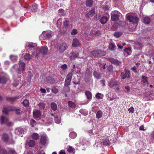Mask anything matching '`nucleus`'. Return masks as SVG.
<instances>
[{
    "label": "nucleus",
    "mask_w": 154,
    "mask_h": 154,
    "mask_svg": "<svg viewBox=\"0 0 154 154\" xmlns=\"http://www.w3.org/2000/svg\"><path fill=\"white\" fill-rule=\"evenodd\" d=\"M51 108L54 111H56L57 109V104L54 102H52L51 104Z\"/></svg>",
    "instance_id": "32"
},
{
    "label": "nucleus",
    "mask_w": 154,
    "mask_h": 154,
    "mask_svg": "<svg viewBox=\"0 0 154 154\" xmlns=\"http://www.w3.org/2000/svg\"><path fill=\"white\" fill-rule=\"evenodd\" d=\"M51 115L55 117L54 121L56 123L59 124L60 123L61 120L60 116H58L57 115H54L52 113L51 114Z\"/></svg>",
    "instance_id": "21"
},
{
    "label": "nucleus",
    "mask_w": 154,
    "mask_h": 154,
    "mask_svg": "<svg viewBox=\"0 0 154 154\" xmlns=\"http://www.w3.org/2000/svg\"><path fill=\"white\" fill-rule=\"evenodd\" d=\"M16 98V97H6V99L7 100L9 101L11 103H12L13 102H14L15 101Z\"/></svg>",
    "instance_id": "39"
},
{
    "label": "nucleus",
    "mask_w": 154,
    "mask_h": 154,
    "mask_svg": "<svg viewBox=\"0 0 154 154\" xmlns=\"http://www.w3.org/2000/svg\"><path fill=\"white\" fill-rule=\"evenodd\" d=\"M67 150L68 152L72 154H74L75 152V149L70 146H69L67 148Z\"/></svg>",
    "instance_id": "24"
},
{
    "label": "nucleus",
    "mask_w": 154,
    "mask_h": 154,
    "mask_svg": "<svg viewBox=\"0 0 154 154\" xmlns=\"http://www.w3.org/2000/svg\"><path fill=\"white\" fill-rule=\"evenodd\" d=\"M90 35L92 37L96 36V31L95 30H91L90 33Z\"/></svg>",
    "instance_id": "46"
},
{
    "label": "nucleus",
    "mask_w": 154,
    "mask_h": 154,
    "mask_svg": "<svg viewBox=\"0 0 154 154\" xmlns=\"http://www.w3.org/2000/svg\"><path fill=\"white\" fill-rule=\"evenodd\" d=\"M130 72L125 69L124 72L121 73V76L122 78L124 79L126 78H130Z\"/></svg>",
    "instance_id": "11"
},
{
    "label": "nucleus",
    "mask_w": 154,
    "mask_h": 154,
    "mask_svg": "<svg viewBox=\"0 0 154 154\" xmlns=\"http://www.w3.org/2000/svg\"><path fill=\"white\" fill-rule=\"evenodd\" d=\"M9 137L8 134L6 133H4L2 135V140L5 142H7L8 140Z\"/></svg>",
    "instance_id": "22"
},
{
    "label": "nucleus",
    "mask_w": 154,
    "mask_h": 154,
    "mask_svg": "<svg viewBox=\"0 0 154 154\" xmlns=\"http://www.w3.org/2000/svg\"><path fill=\"white\" fill-rule=\"evenodd\" d=\"M143 22L146 24H149L150 22V19L148 17H145L143 19Z\"/></svg>",
    "instance_id": "27"
},
{
    "label": "nucleus",
    "mask_w": 154,
    "mask_h": 154,
    "mask_svg": "<svg viewBox=\"0 0 154 154\" xmlns=\"http://www.w3.org/2000/svg\"><path fill=\"white\" fill-rule=\"evenodd\" d=\"M6 78L4 76H0V83L2 84L6 83Z\"/></svg>",
    "instance_id": "38"
},
{
    "label": "nucleus",
    "mask_w": 154,
    "mask_h": 154,
    "mask_svg": "<svg viewBox=\"0 0 154 154\" xmlns=\"http://www.w3.org/2000/svg\"><path fill=\"white\" fill-rule=\"evenodd\" d=\"M86 3L87 7H90L92 5L93 1L92 0H87Z\"/></svg>",
    "instance_id": "35"
},
{
    "label": "nucleus",
    "mask_w": 154,
    "mask_h": 154,
    "mask_svg": "<svg viewBox=\"0 0 154 154\" xmlns=\"http://www.w3.org/2000/svg\"><path fill=\"white\" fill-rule=\"evenodd\" d=\"M16 107L11 106H4L2 112L4 114L8 115V112L9 111H14Z\"/></svg>",
    "instance_id": "5"
},
{
    "label": "nucleus",
    "mask_w": 154,
    "mask_h": 154,
    "mask_svg": "<svg viewBox=\"0 0 154 154\" xmlns=\"http://www.w3.org/2000/svg\"><path fill=\"white\" fill-rule=\"evenodd\" d=\"M107 69L109 72H112L113 71V68L112 66H109L108 67Z\"/></svg>",
    "instance_id": "58"
},
{
    "label": "nucleus",
    "mask_w": 154,
    "mask_h": 154,
    "mask_svg": "<svg viewBox=\"0 0 154 154\" xmlns=\"http://www.w3.org/2000/svg\"><path fill=\"white\" fill-rule=\"evenodd\" d=\"M68 104L69 107L72 108H75L76 106L75 103L70 101L68 102Z\"/></svg>",
    "instance_id": "33"
},
{
    "label": "nucleus",
    "mask_w": 154,
    "mask_h": 154,
    "mask_svg": "<svg viewBox=\"0 0 154 154\" xmlns=\"http://www.w3.org/2000/svg\"><path fill=\"white\" fill-rule=\"evenodd\" d=\"M95 8H92L89 12L86 14V16L87 17H92L95 14Z\"/></svg>",
    "instance_id": "19"
},
{
    "label": "nucleus",
    "mask_w": 154,
    "mask_h": 154,
    "mask_svg": "<svg viewBox=\"0 0 154 154\" xmlns=\"http://www.w3.org/2000/svg\"><path fill=\"white\" fill-rule=\"evenodd\" d=\"M30 8L31 9L32 12L35 11L36 9H37V6L36 4H35L34 6H32V7H31Z\"/></svg>",
    "instance_id": "42"
},
{
    "label": "nucleus",
    "mask_w": 154,
    "mask_h": 154,
    "mask_svg": "<svg viewBox=\"0 0 154 154\" xmlns=\"http://www.w3.org/2000/svg\"><path fill=\"white\" fill-rule=\"evenodd\" d=\"M103 143L105 145H107L109 144V141L108 139H104L103 141Z\"/></svg>",
    "instance_id": "44"
},
{
    "label": "nucleus",
    "mask_w": 154,
    "mask_h": 154,
    "mask_svg": "<svg viewBox=\"0 0 154 154\" xmlns=\"http://www.w3.org/2000/svg\"><path fill=\"white\" fill-rule=\"evenodd\" d=\"M14 111H15L16 113L18 115L20 114L22 112V111L20 109L17 108L16 107Z\"/></svg>",
    "instance_id": "48"
},
{
    "label": "nucleus",
    "mask_w": 154,
    "mask_h": 154,
    "mask_svg": "<svg viewBox=\"0 0 154 154\" xmlns=\"http://www.w3.org/2000/svg\"><path fill=\"white\" fill-rule=\"evenodd\" d=\"M14 66V68L18 67L16 70V72L18 74H21L24 70L25 63L23 62L20 61L18 64H15Z\"/></svg>",
    "instance_id": "3"
},
{
    "label": "nucleus",
    "mask_w": 154,
    "mask_h": 154,
    "mask_svg": "<svg viewBox=\"0 0 154 154\" xmlns=\"http://www.w3.org/2000/svg\"><path fill=\"white\" fill-rule=\"evenodd\" d=\"M124 51L127 53L128 55H130L131 52V48H126L124 49Z\"/></svg>",
    "instance_id": "36"
},
{
    "label": "nucleus",
    "mask_w": 154,
    "mask_h": 154,
    "mask_svg": "<svg viewBox=\"0 0 154 154\" xmlns=\"http://www.w3.org/2000/svg\"><path fill=\"white\" fill-rule=\"evenodd\" d=\"M109 48L111 51H114L116 49V46L114 43H110L109 45Z\"/></svg>",
    "instance_id": "26"
},
{
    "label": "nucleus",
    "mask_w": 154,
    "mask_h": 154,
    "mask_svg": "<svg viewBox=\"0 0 154 154\" xmlns=\"http://www.w3.org/2000/svg\"><path fill=\"white\" fill-rule=\"evenodd\" d=\"M31 57H36L37 56V53L36 52H35L34 51L33 53H32L31 55Z\"/></svg>",
    "instance_id": "62"
},
{
    "label": "nucleus",
    "mask_w": 154,
    "mask_h": 154,
    "mask_svg": "<svg viewBox=\"0 0 154 154\" xmlns=\"http://www.w3.org/2000/svg\"><path fill=\"white\" fill-rule=\"evenodd\" d=\"M103 112L100 110L98 111L96 114V117L98 119L101 118L103 115Z\"/></svg>",
    "instance_id": "29"
},
{
    "label": "nucleus",
    "mask_w": 154,
    "mask_h": 154,
    "mask_svg": "<svg viewBox=\"0 0 154 154\" xmlns=\"http://www.w3.org/2000/svg\"><path fill=\"white\" fill-rule=\"evenodd\" d=\"M60 68L62 70L64 71L67 69V66L66 64H64L61 66Z\"/></svg>",
    "instance_id": "47"
},
{
    "label": "nucleus",
    "mask_w": 154,
    "mask_h": 154,
    "mask_svg": "<svg viewBox=\"0 0 154 154\" xmlns=\"http://www.w3.org/2000/svg\"><path fill=\"white\" fill-rule=\"evenodd\" d=\"M32 137L33 139L37 140L39 139V135L38 134L35 133L32 135Z\"/></svg>",
    "instance_id": "28"
},
{
    "label": "nucleus",
    "mask_w": 154,
    "mask_h": 154,
    "mask_svg": "<svg viewBox=\"0 0 154 154\" xmlns=\"http://www.w3.org/2000/svg\"><path fill=\"white\" fill-rule=\"evenodd\" d=\"M121 14L117 11H114L111 12V19L112 21H117L119 19Z\"/></svg>",
    "instance_id": "4"
},
{
    "label": "nucleus",
    "mask_w": 154,
    "mask_h": 154,
    "mask_svg": "<svg viewBox=\"0 0 154 154\" xmlns=\"http://www.w3.org/2000/svg\"><path fill=\"white\" fill-rule=\"evenodd\" d=\"M111 94V93L109 92L108 94L107 95H108V98L109 99V100H110V101H112V100H114V99H115L116 97H114L113 96H112V97H110L109 95H110Z\"/></svg>",
    "instance_id": "50"
},
{
    "label": "nucleus",
    "mask_w": 154,
    "mask_h": 154,
    "mask_svg": "<svg viewBox=\"0 0 154 154\" xmlns=\"http://www.w3.org/2000/svg\"><path fill=\"white\" fill-rule=\"evenodd\" d=\"M128 110L129 111V113H132L134 112V108L133 107H131L128 109Z\"/></svg>",
    "instance_id": "56"
},
{
    "label": "nucleus",
    "mask_w": 154,
    "mask_h": 154,
    "mask_svg": "<svg viewBox=\"0 0 154 154\" xmlns=\"http://www.w3.org/2000/svg\"><path fill=\"white\" fill-rule=\"evenodd\" d=\"M108 85L111 88L114 89L116 92L120 91V87L119 84L115 79H113L108 83Z\"/></svg>",
    "instance_id": "1"
},
{
    "label": "nucleus",
    "mask_w": 154,
    "mask_h": 154,
    "mask_svg": "<svg viewBox=\"0 0 154 154\" xmlns=\"http://www.w3.org/2000/svg\"><path fill=\"white\" fill-rule=\"evenodd\" d=\"M41 115L40 111L38 110L34 111L33 112V115L35 119L39 118Z\"/></svg>",
    "instance_id": "12"
},
{
    "label": "nucleus",
    "mask_w": 154,
    "mask_h": 154,
    "mask_svg": "<svg viewBox=\"0 0 154 154\" xmlns=\"http://www.w3.org/2000/svg\"><path fill=\"white\" fill-rule=\"evenodd\" d=\"M79 55V53L77 52H75L73 54V57H78Z\"/></svg>",
    "instance_id": "61"
},
{
    "label": "nucleus",
    "mask_w": 154,
    "mask_h": 154,
    "mask_svg": "<svg viewBox=\"0 0 154 154\" xmlns=\"http://www.w3.org/2000/svg\"><path fill=\"white\" fill-rule=\"evenodd\" d=\"M1 124H2L5 123L8 126H11L12 125L11 122H10L9 121L8 119H6L3 116H2L1 117Z\"/></svg>",
    "instance_id": "10"
},
{
    "label": "nucleus",
    "mask_w": 154,
    "mask_h": 154,
    "mask_svg": "<svg viewBox=\"0 0 154 154\" xmlns=\"http://www.w3.org/2000/svg\"><path fill=\"white\" fill-rule=\"evenodd\" d=\"M125 88L127 90V93H128L130 91V88L128 86H125Z\"/></svg>",
    "instance_id": "64"
},
{
    "label": "nucleus",
    "mask_w": 154,
    "mask_h": 154,
    "mask_svg": "<svg viewBox=\"0 0 154 154\" xmlns=\"http://www.w3.org/2000/svg\"><path fill=\"white\" fill-rule=\"evenodd\" d=\"M110 4L109 2H106L105 4L102 7L104 11H106L109 9L110 7Z\"/></svg>",
    "instance_id": "18"
},
{
    "label": "nucleus",
    "mask_w": 154,
    "mask_h": 154,
    "mask_svg": "<svg viewBox=\"0 0 154 154\" xmlns=\"http://www.w3.org/2000/svg\"><path fill=\"white\" fill-rule=\"evenodd\" d=\"M91 54L93 55L97 56H102L104 55V53L100 50L92 51Z\"/></svg>",
    "instance_id": "9"
},
{
    "label": "nucleus",
    "mask_w": 154,
    "mask_h": 154,
    "mask_svg": "<svg viewBox=\"0 0 154 154\" xmlns=\"http://www.w3.org/2000/svg\"><path fill=\"white\" fill-rule=\"evenodd\" d=\"M36 44L35 43H29L27 45L26 47L27 49H29L30 51V50L34 51L36 47Z\"/></svg>",
    "instance_id": "13"
},
{
    "label": "nucleus",
    "mask_w": 154,
    "mask_h": 154,
    "mask_svg": "<svg viewBox=\"0 0 154 154\" xmlns=\"http://www.w3.org/2000/svg\"><path fill=\"white\" fill-rule=\"evenodd\" d=\"M108 19L106 16H103L102 17L100 20V23L102 24H105L107 22Z\"/></svg>",
    "instance_id": "25"
},
{
    "label": "nucleus",
    "mask_w": 154,
    "mask_h": 154,
    "mask_svg": "<svg viewBox=\"0 0 154 154\" xmlns=\"http://www.w3.org/2000/svg\"><path fill=\"white\" fill-rule=\"evenodd\" d=\"M38 106L41 109H44L45 107V104L43 103H40L38 104Z\"/></svg>",
    "instance_id": "41"
},
{
    "label": "nucleus",
    "mask_w": 154,
    "mask_h": 154,
    "mask_svg": "<svg viewBox=\"0 0 154 154\" xmlns=\"http://www.w3.org/2000/svg\"><path fill=\"white\" fill-rule=\"evenodd\" d=\"M93 75L97 79H100L101 77V75L99 73L96 72H94Z\"/></svg>",
    "instance_id": "30"
},
{
    "label": "nucleus",
    "mask_w": 154,
    "mask_h": 154,
    "mask_svg": "<svg viewBox=\"0 0 154 154\" xmlns=\"http://www.w3.org/2000/svg\"><path fill=\"white\" fill-rule=\"evenodd\" d=\"M8 144H14L15 143V141L13 139H11V140H8Z\"/></svg>",
    "instance_id": "59"
},
{
    "label": "nucleus",
    "mask_w": 154,
    "mask_h": 154,
    "mask_svg": "<svg viewBox=\"0 0 154 154\" xmlns=\"http://www.w3.org/2000/svg\"><path fill=\"white\" fill-rule=\"evenodd\" d=\"M142 79H143V80L142 81L144 83L148 82V81L147 80L148 78L147 77L144 76H142Z\"/></svg>",
    "instance_id": "49"
},
{
    "label": "nucleus",
    "mask_w": 154,
    "mask_h": 154,
    "mask_svg": "<svg viewBox=\"0 0 154 154\" xmlns=\"http://www.w3.org/2000/svg\"><path fill=\"white\" fill-rule=\"evenodd\" d=\"M78 33L77 30L76 29H73L71 32V34L72 35H75L76 34H77Z\"/></svg>",
    "instance_id": "52"
},
{
    "label": "nucleus",
    "mask_w": 154,
    "mask_h": 154,
    "mask_svg": "<svg viewBox=\"0 0 154 154\" xmlns=\"http://www.w3.org/2000/svg\"><path fill=\"white\" fill-rule=\"evenodd\" d=\"M72 75V73H69L67 74L65 81L64 86L67 87L70 84Z\"/></svg>",
    "instance_id": "8"
},
{
    "label": "nucleus",
    "mask_w": 154,
    "mask_h": 154,
    "mask_svg": "<svg viewBox=\"0 0 154 154\" xmlns=\"http://www.w3.org/2000/svg\"><path fill=\"white\" fill-rule=\"evenodd\" d=\"M35 142L33 140H30L28 143V146L31 147L34 146L35 145Z\"/></svg>",
    "instance_id": "37"
},
{
    "label": "nucleus",
    "mask_w": 154,
    "mask_h": 154,
    "mask_svg": "<svg viewBox=\"0 0 154 154\" xmlns=\"http://www.w3.org/2000/svg\"><path fill=\"white\" fill-rule=\"evenodd\" d=\"M85 94L87 98L89 100H90L92 98V94L89 91H87L85 92Z\"/></svg>",
    "instance_id": "23"
},
{
    "label": "nucleus",
    "mask_w": 154,
    "mask_h": 154,
    "mask_svg": "<svg viewBox=\"0 0 154 154\" xmlns=\"http://www.w3.org/2000/svg\"><path fill=\"white\" fill-rule=\"evenodd\" d=\"M101 94L100 93H97L95 95V97L96 98L98 99H101V97L100 95Z\"/></svg>",
    "instance_id": "57"
},
{
    "label": "nucleus",
    "mask_w": 154,
    "mask_h": 154,
    "mask_svg": "<svg viewBox=\"0 0 154 154\" xmlns=\"http://www.w3.org/2000/svg\"><path fill=\"white\" fill-rule=\"evenodd\" d=\"M36 123L35 121L33 120L32 119L31 120L30 123H31V125L32 127H33L35 125V124Z\"/></svg>",
    "instance_id": "55"
},
{
    "label": "nucleus",
    "mask_w": 154,
    "mask_h": 154,
    "mask_svg": "<svg viewBox=\"0 0 154 154\" xmlns=\"http://www.w3.org/2000/svg\"><path fill=\"white\" fill-rule=\"evenodd\" d=\"M52 91L53 93L55 94H56L58 92V90L55 87H54L52 89Z\"/></svg>",
    "instance_id": "54"
},
{
    "label": "nucleus",
    "mask_w": 154,
    "mask_h": 154,
    "mask_svg": "<svg viewBox=\"0 0 154 154\" xmlns=\"http://www.w3.org/2000/svg\"><path fill=\"white\" fill-rule=\"evenodd\" d=\"M23 57L25 60L28 61L31 58V55L28 53L26 54Z\"/></svg>",
    "instance_id": "31"
},
{
    "label": "nucleus",
    "mask_w": 154,
    "mask_h": 154,
    "mask_svg": "<svg viewBox=\"0 0 154 154\" xmlns=\"http://www.w3.org/2000/svg\"><path fill=\"white\" fill-rule=\"evenodd\" d=\"M15 133L18 135L22 137L23 135H21L24 133L23 129L20 128H17L15 130Z\"/></svg>",
    "instance_id": "16"
},
{
    "label": "nucleus",
    "mask_w": 154,
    "mask_h": 154,
    "mask_svg": "<svg viewBox=\"0 0 154 154\" xmlns=\"http://www.w3.org/2000/svg\"><path fill=\"white\" fill-rule=\"evenodd\" d=\"M52 35L51 32H47L45 34L46 38H50L51 37Z\"/></svg>",
    "instance_id": "40"
},
{
    "label": "nucleus",
    "mask_w": 154,
    "mask_h": 154,
    "mask_svg": "<svg viewBox=\"0 0 154 154\" xmlns=\"http://www.w3.org/2000/svg\"><path fill=\"white\" fill-rule=\"evenodd\" d=\"M122 35V33L121 32H116L114 34V35L117 38L119 37Z\"/></svg>",
    "instance_id": "51"
},
{
    "label": "nucleus",
    "mask_w": 154,
    "mask_h": 154,
    "mask_svg": "<svg viewBox=\"0 0 154 154\" xmlns=\"http://www.w3.org/2000/svg\"><path fill=\"white\" fill-rule=\"evenodd\" d=\"M10 59L13 61L14 62L17 59V57L14 55H11L10 57Z\"/></svg>",
    "instance_id": "43"
},
{
    "label": "nucleus",
    "mask_w": 154,
    "mask_h": 154,
    "mask_svg": "<svg viewBox=\"0 0 154 154\" xmlns=\"http://www.w3.org/2000/svg\"><path fill=\"white\" fill-rule=\"evenodd\" d=\"M48 50V49L47 47L42 46L40 49L41 53L43 55L46 54Z\"/></svg>",
    "instance_id": "17"
},
{
    "label": "nucleus",
    "mask_w": 154,
    "mask_h": 154,
    "mask_svg": "<svg viewBox=\"0 0 154 154\" xmlns=\"http://www.w3.org/2000/svg\"><path fill=\"white\" fill-rule=\"evenodd\" d=\"M101 32L100 30H97V31H96V36H99L101 34Z\"/></svg>",
    "instance_id": "60"
},
{
    "label": "nucleus",
    "mask_w": 154,
    "mask_h": 154,
    "mask_svg": "<svg viewBox=\"0 0 154 154\" xmlns=\"http://www.w3.org/2000/svg\"><path fill=\"white\" fill-rule=\"evenodd\" d=\"M105 80H102L100 81V83L101 84L102 86L105 85Z\"/></svg>",
    "instance_id": "63"
},
{
    "label": "nucleus",
    "mask_w": 154,
    "mask_h": 154,
    "mask_svg": "<svg viewBox=\"0 0 154 154\" xmlns=\"http://www.w3.org/2000/svg\"><path fill=\"white\" fill-rule=\"evenodd\" d=\"M9 152L10 154H15L16 152L13 149H10L9 150Z\"/></svg>",
    "instance_id": "53"
},
{
    "label": "nucleus",
    "mask_w": 154,
    "mask_h": 154,
    "mask_svg": "<svg viewBox=\"0 0 154 154\" xmlns=\"http://www.w3.org/2000/svg\"><path fill=\"white\" fill-rule=\"evenodd\" d=\"M57 48H59V51L62 53L67 49V46L66 43L63 42L60 45L59 44H57Z\"/></svg>",
    "instance_id": "6"
},
{
    "label": "nucleus",
    "mask_w": 154,
    "mask_h": 154,
    "mask_svg": "<svg viewBox=\"0 0 154 154\" xmlns=\"http://www.w3.org/2000/svg\"><path fill=\"white\" fill-rule=\"evenodd\" d=\"M81 45L78 39L75 38L73 39L72 45L73 47H77Z\"/></svg>",
    "instance_id": "15"
},
{
    "label": "nucleus",
    "mask_w": 154,
    "mask_h": 154,
    "mask_svg": "<svg viewBox=\"0 0 154 154\" xmlns=\"http://www.w3.org/2000/svg\"><path fill=\"white\" fill-rule=\"evenodd\" d=\"M23 104L24 106H28L29 105V101L27 100H24L23 102Z\"/></svg>",
    "instance_id": "45"
},
{
    "label": "nucleus",
    "mask_w": 154,
    "mask_h": 154,
    "mask_svg": "<svg viewBox=\"0 0 154 154\" xmlns=\"http://www.w3.org/2000/svg\"><path fill=\"white\" fill-rule=\"evenodd\" d=\"M69 137L72 139H74L77 136L76 133L74 131L71 132L69 134Z\"/></svg>",
    "instance_id": "34"
},
{
    "label": "nucleus",
    "mask_w": 154,
    "mask_h": 154,
    "mask_svg": "<svg viewBox=\"0 0 154 154\" xmlns=\"http://www.w3.org/2000/svg\"><path fill=\"white\" fill-rule=\"evenodd\" d=\"M127 19L130 22H132L134 26L135 27L133 30H135L138 25V23L139 21L138 18L136 16H132L131 15H127Z\"/></svg>",
    "instance_id": "2"
},
{
    "label": "nucleus",
    "mask_w": 154,
    "mask_h": 154,
    "mask_svg": "<svg viewBox=\"0 0 154 154\" xmlns=\"http://www.w3.org/2000/svg\"><path fill=\"white\" fill-rule=\"evenodd\" d=\"M108 60L111 63L114 64L116 65H118L121 63L118 60H116L112 58H109Z\"/></svg>",
    "instance_id": "14"
},
{
    "label": "nucleus",
    "mask_w": 154,
    "mask_h": 154,
    "mask_svg": "<svg viewBox=\"0 0 154 154\" xmlns=\"http://www.w3.org/2000/svg\"><path fill=\"white\" fill-rule=\"evenodd\" d=\"M48 138L46 135L43 134L41 136L40 143L43 146H45L48 143Z\"/></svg>",
    "instance_id": "7"
},
{
    "label": "nucleus",
    "mask_w": 154,
    "mask_h": 154,
    "mask_svg": "<svg viewBox=\"0 0 154 154\" xmlns=\"http://www.w3.org/2000/svg\"><path fill=\"white\" fill-rule=\"evenodd\" d=\"M69 20L67 18H65L64 21H63V28H67L69 25Z\"/></svg>",
    "instance_id": "20"
}]
</instances>
